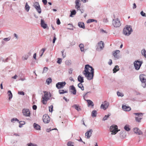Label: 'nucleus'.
Here are the masks:
<instances>
[{
  "label": "nucleus",
  "mask_w": 146,
  "mask_h": 146,
  "mask_svg": "<svg viewBox=\"0 0 146 146\" xmlns=\"http://www.w3.org/2000/svg\"><path fill=\"white\" fill-rule=\"evenodd\" d=\"M142 63V61L138 60L134 61L133 64L135 70H139L140 69Z\"/></svg>",
  "instance_id": "nucleus-7"
},
{
  "label": "nucleus",
  "mask_w": 146,
  "mask_h": 146,
  "mask_svg": "<svg viewBox=\"0 0 146 146\" xmlns=\"http://www.w3.org/2000/svg\"><path fill=\"white\" fill-rule=\"evenodd\" d=\"M133 131L135 133L139 135L142 134L143 133L137 127H135L134 128Z\"/></svg>",
  "instance_id": "nucleus-17"
},
{
  "label": "nucleus",
  "mask_w": 146,
  "mask_h": 146,
  "mask_svg": "<svg viewBox=\"0 0 146 146\" xmlns=\"http://www.w3.org/2000/svg\"><path fill=\"white\" fill-rule=\"evenodd\" d=\"M53 108V106H50L49 107V111L50 112H52V109Z\"/></svg>",
  "instance_id": "nucleus-50"
},
{
  "label": "nucleus",
  "mask_w": 146,
  "mask_h": 146,
  "mask_svg": "<svg viewBox=\"0 0 146 146\" xmlns=\"http://www.w3.org/2000/svg\"><path fill=\"white\" fill-rule=\"evenodd\" d=\"M72 68H70L69 69V73L70 74H72Z\"/></svg>",
  "instance_id": "nucleus-62"
},
{
  "label": "nucleus",
  "mask_w": 146,
  "mask_h": 146,
  "mask_svg": "<svg viewBox=\"0 0 146 146\" xmlns=\"http://www.w3.org/2000/svg\"><path fill=\"white\" fill-rule=\"evenodd\" d=\"M76 13V12L75 10H73L72 11H71L70 15V17H72V15H75Z\"/></svg>",
  "instance_id": "nucleus-36"
},
{
  "label": "nucleus",
  "mask_w": 146,
  "mask_h": 146,
  "mask_svg": "<svg viewBox=\"0 0 146 146\" xmlns=\"http://www.w3.org/2000/svg\"><path fill=\"white\" fill-rule=\"evenodd\" d=\"M95 22L96 23H97V21L96 20L93 19H88L87 21V23H90L92 22Z\"/></svg>",
  "instance_id": "nucleus-30"
},
{
  "label": "nucleus",
  "mask_w": 146,
  "mask_h": 146,
  "mask_svg": "<svg viewBox=\"0 0 146 146\" xmlns=\"http://www.w3.org/2000/svg\"><path fill=\"white\" fill-rule=\"evenodd\" d=\"M33 6L35 7L37 11L39 13H41V9L38 2H35L33 5Z\"/></svg>",
  "instance_id": "nucleus-11"
},
{
  "label": "nucleus",
  "mask_w": 146,
  "mask_h": 146,
  "mask_svg": "<svg viewBox=\"0 0 146 146\" xmlns=\"http://www.w3.org/2000/svg\"><path fill=\"white\" fill-rule=\"evenodd\" d=\"M122 109L123 110L126 111H129L131 110V108L130 107L127 106L125 105L122 106Z\"/></svg>",
  "instance_id": "nucleus-19"
},
{
  "label": "nucleus",
  "mask_w": 146,
  "mask_h": 146,
  "mask_svg": "<svg viewBox=\"0 0 146 146\" xmlns=\"http://www.w3.org/2000/svg\"><path fill=\"white\" fill-rule=\"evenodd\" d=\"M48 69V68L47 67H44L43 68L42 73H46Z\"/></svg>",
  "instance_id": "nucleus-43"
},
{
  "label": "nucleus",
  "mask_w": 146,
  "mask_h": 146,
  "mask_svg": "<svg viewBox=\"0 0 146 146\" xmlns=\"http://www.w3.org/2000/svg\"><path fill=\"white\" fill-rule=\"evenodd\" d=\"M19 127H22V125L25 124V122L24 121H19Z\"/></svg>",
  "instance_id": "nucleus-34"
},
{
  "label": "nucleus",
  "mask_w": 146,
  "mask_h": 146,
  "mask_svg": "<svg viewBox=\"0 0 146 146\" xmlns=\"http://www.w3.org/2000/svg\"><path fill=\"white\" fill-rule=\"evenodd\" d=\"M124 129L127 131H129L130 130V129L128 125H126L124 127Z\"/></svg>",
  "instance_id": "nucleus-41"
},
{
  "label": "nucleus",
  "mask_w": 146,
  "mask_h": 146,
  "mask_svg": "<svg viewBox=\"0 0 146 146\" xmlns=\"http://www.w3.org/2000/svg\"><path fill=\"white\" fill-rule=\"evenodd\" d=\"M30 7L28 5V4L27 3H26L25 4V9L28 12L29 11L30 9Z\"/></svg>",
  "instance_id": "nucleus-31"
},
{
  "label": "nucleus",
  "mask_w": 146,
  "mask_h": 146,
  "mask_svg": "<svg viewBox=\"0 0 146 146\" xmlns=\"http://www.w3.org/2000/svg\"><path fill=\"white\" fill-rule=\"evenodd\" d=\"M117 95L118 96L123 97V94L120 93L119 92H117Z\"/></svg>",
  "instance_id": "nucleus-46"
},
{
  "label": "nucleus",
  "mask_w": 146,
  "mask_h": 146,
  "mask_svg": "<svg viewBox=\"0 0 146 146\" xmlns=\"http://www.w3.org/2000/svg\"><path fill=\"white\" fill-rule=\"evenodd\" d=\"M42 120L43 122L46 123H48L50 121V117L47 115H45L43 116Z\"/></svg>",
  "instance_id": "nucleus-13"
},
{
  "label": "nucleus",
  "mask_w": 146,
  "mask_h": 146,
  "mask_svg": "<svg viewBox=\"0 0 146 146\" xmlns=\"http://www.w3.org/2000/svg\"><path fill=\"white\" fill-rule=\"evenodd\" d=\"M74 143L71 141H69L67 143V145L68 146H74Z\"/></svg>",
  "instance_id": "nucleus-40"
},
{
  "label": "nucleus",
  "mask_w": 146,
  "mask_h": 146,
  "mask_svg": "<svg viewBox=\"0 0 146 146\" xmlns=\"http://www.w3.org/2000/svg\"><path fill=\"white\" fill-rule=\"evenodd\" d=\"M28 146H38L36 145L33 144L32 143H29L28 144Z\"/></svg>",
  "instance_id": "nucleus-52"
},
{
  "label": "nucleus",
  "mask_w": 146,
  "mask_h": 146,
  "mask_svg": "<svg viewBox=\"0 0 146 146\" xmlns=\"http://www.w3.org/2000/svg\"><path fill=\"white\" fill-rule=\"evenodd\" d=\"M62 62V59L60 58H58V60L57 61V63L59 64H61Z\"/></svg>",
  "instance_id": "nucleus-53"
},
{
  "label": "nucleus",
  "mask_w": 146,
  "mask_h": 146,
  "mask_svg": "<svg viewBox=\"0 0 146 146\" xmlns=\"http://www.w3.org/2000/svg\"><path fill=\"white\" fill-rule=\"evenodd\" d=\"M59 93L60 94H63L65 93H67L68 92L67 91H64L63 90H59Z\"/></svg>",
  "instance_id": "nucleus-33"
},
{
  "label": "nucleus",
  "mask_w": 146,
  "mask_h": 146,
  "mask_svg": "<svg viewBox=\"0 0 146 146\" xmlns=\"http://www.w3.org/2000/svg\"><path fill=\"white\" fill-rule=\"evenodd\" d=\"M72 107L74 108L75 109L78 111H80L81 110V109L80 108L78 105L74 104L72 106Z\"/></svg>",
  "instance_id": "nucleus-25"
},
{
  "label": "nucleus",
  "mask_w": 146,
  "mask_h": 146,
  "mask_svg": "<svg viewBox=\"0 0 146 146\" xmlns=\"http://www.w3.org/2000/svg\"><path fill=\"white\" fill-rule=\"evenodd\" d=\"M94 70L92 67L89 65H85V70L83 71V73L88 80H90L93 79L94 75Z\"/></svg>",
  "instance_id": "nucleus-1"
},
{
  "label": "nucleus",
  "mask_w": 146,
  "mask_h": 146,
  "mask_svg": "<svg viewBox=\"0 0 146 146\" xmlns=\"http://www.w3.org/2000/svg\"><path fill=\"white\" fill-rule=\"evenodd\" d=\"M140 14L143 17H146V14L145 13H144L143 11H142L141 12Z\"/></svg>",
  "instance_id": "nucleus-48"
},
{
  "label": "nucleus",
  "mask_w": 146,
  "mask_h": 146,
  "mask_svg": "<svg viewBox=\"0 0 146 146\" xmlns=\"http://www.w3.org/2000/svg\"><path fill=\"white\" fill-rule=\"evenodd\" d=\"M56 35L55 34H54V38L53 40V43H54L55 42V41L56 39Z\"/></svg>",
  "instance_id": "nucleus-49"
},
{
  "label": "nucleus",
  "mask_w": 146,
  "mask_h": 146,
  "mask_svg": "<svg viewBox=\"0 0 146 146\" xmlns=\"http://www.w3.org/2000/svg\"><path fill=\"white\" fill-rule=\"evenodd\" d=\"M22 112L24 116L26 117L30 116V112L28 109H24L22 110Z\"/></svg>",
  "instance_id": "nucleus-12"
},
{
  "label": "nucleus",
  "mask_w": 146,
  "mask_h": 146,
  "mask_svg": "<svg viewBox=\"0 0 146 146\" xmlns=\"http://www.w3.org/2000/svg\"><path fill=\"white\" fill-rule=\"evenodd\" d=\"M17 77V76L16 74H15V76L12 77V78L14 79H16Z\"/></svg>",
  "instance_id": "nucleus-64"
},
{
  "label": "nucleus",
  "mask_w": 146,
  "mask_h": 146,
  "mask_svg": "<svg viewBox=\"0 0 146 146\" xmlns=\"http://www.w3.org/2000/svg\"><path fill=\"white\" fill-rule=\"evenodd\" d=\"M141 53L142 55L146 58V50L145 49H143L141 50Z\"/></svg>",
  "instance_id": "nucleus-39"
},
{
  "label": "nucleus",
  "mask_w": 146,
  "mask_h": 146,
  "mask_svg": "<svg viewBox=\"0 0 146 146\" xmlns=\"http://www.w3.org/2000/svg\"><path fill=\"white\" fill-rule=\"evenodd\" d=\"M112 60L111 59H110L109 60V62H108V63L110 65H111L112 64Z\"/></svg>",
  "instance_id": "nucleus-58"
},
{
  "label": "nucleus",
  "mask_w": 146,
  "mask_h": 146,
  "mask_svg": "<svg viewBox=\"0 0 146 146\" xmlns=\"http://www.w3.org/2000/svg\"><path fill=\"white\" fill-rule=\"evenodd\" d=\"M56 23L57 24H58V25H59L60 24V20L59 19H57V20L56 21Z\"/></svg>",
  "instance_id": "nucleus-56"
},
{
  "label": "nucleus",
  "mask_w": 146,
  "mask_h": 146,
  "mask_svg": "<svg viewBox=\"0 0 146 146\" xmlns=\"http://www.w3.org/2000/svg\"><path fill=\"white\" fill-rule=\"evenodd\" d=\"M110 129L112 132V134L115 135L118 132L117 126V125L111 126L110 127Z\"/></svg>",
  "instance_id": "nucleus-9"
},
{
  "label": "nucleus",
  "mask_w": 146,
  "mask_h": 146,
  "mask_svg": "<svg viewBox=\"0 0 146 146\" xmlns=\"http://www.w3.org/2000/svg\"><path fill=\"white\" fill-rule=\"evenodd\" d=\"M33 126L34 128L35 129L38 130H40V127L38 124L35 123H34L33 124Z\"/></svg>",
  "instance_id": "nucleus-20"
},
{
  "label": "nucleus",
  "mask_w": 146,
  "mask_h": 146,
  "mask_svg": "<svg viewBox=\"0 0 146 146\" xmlns=\"http://www.w3.org/2000/svg\"><path fill=\"white\" fill-rule=\"evenodd\" d=\"M63 99H64L67 102H68L69 101V100L68 99H67V98H66L65 97H63Z\"/></svg>",
  "instance_id": "nucleus-63"
},
{
  "label": "nucleus",
  "mask_w": 146,
  "mask_h": 146,
  "mask_svg": "<svg viewBox=\"0 0 146 146\" xmlns=\"http://www.w3.org/2000/svg\"><path fill=\"white\" fill-rule=\"evenodd\" d=\"M44 96L42 97V103L44 104H46L47 102L49 99V98L51 97V94L50 93L46 91H44Z\"/></svg>",
  "instance_id": "nucleus-3"
},
{
  "label": "nucleus",
  "mask_w": 146,
  "mask_h": 146,
  "mask_svg": "<svg viewBox=\"0 0 146 146\" xmlns=\"http://www.w3.org/2000/svg\"><path fill=\"white\" fill-rule=\"evenodd\" d=\"M97 114V111L95 110H93L92 112L91 115L93 117H96Z\"/></svg>",
  "instance_id": "nucleus-29"
},
{
  "label": "nucleus",
  "mask_w": 146,
  "mask_h": 146,
  "mask_svg": "<svg viewBox=\"0 0 146 146\" xmlns=\"http://www.w3.org/2000/svg\"><path fill=\"white\" fill-rule=\"evenodd\" d=\"M119 66L118 65L115 66L113 69V73H116L117 71L119 70Z\"/></svg>",
  "instance_id": "nucleus-27"
},
{
  "label": "nucleus",
  "mask_w": 146,
  "mask_h": 146,
  "mask_svg": "<svg viewBox=\"0 0 146 146\" xmlns=\"http://www.w3.org/2000/svg\"><path fill=\"white\" fill-rule=\"evenodd\" d=\"M78 81L80 82V83H82L84 82V78L80 75H79L78 77Z\"/></svg>",
  "instance_id": "nucleus-23"
},
{
  "label": "nucleus",
  "mask_w": 146,
  "mask_h": 146,
  "mask_svg": "<svg viewBox=\"0 0 146 146\" xmlns=\"http://www.w3.org/2000/svg\"><path fill=\"white\" fill-rule=\"evenodd\" d=\"M54 129H56V128H54V129H46V131L47 132H50V131L52 130H54Z\"/></svg>",
  "instance_id": "nucleus-54"
},
{
  "label": "nucleus",
  "mask_w": 146,
  "mask_h": 146,
  "mask_svg": "<svg viewBox=\"0 0 146 146\" xmlns=\"http://www.w3.org/2000/svg\"><path fill=\"white\" fill-rule=\"evenodd\" d=\"M80 0H76L75 1V8L77 9V10H79L80 5L79 4Z\"/></svg>",
  "instance_id": "nucleus-21"
},
{
  "label": "nucleus",
  "mask_w": 146,
  "mask_h": 146,
  "mask_svg": "<svg viewBox=\"0 0 146 146\" xmlns=\"http://www.w3.org/2000/svg\"><path fill=\"white\" fill-rule=\"evenodd\" d=\"M65 63L66 65H70L71 64L70 61L69 60H66Z\"/></svg>",
  "instance_id": "nucleus-44"
},
{
  "label": "nucleus",
  "mask_w": 146,
  "mask_h": 146,
  "mask_svg": "<svg viewBox=\"0 0 146 146\" xmlns=\"http://www.w3.org/2000/svg\"><path fill=\"white\" fill-rule=\"evenodd\" d=\"M86 100L87 101V102H88V105L89 106H94V103H93V102L92 101H91L90 100Z\"/></svg>",
  "instance_id": "nucleus-26"
},
{
  "label": "nucleus",
  "mask_w": 146,
  "mask_h": 146,
  "mask_svg": "<svg viewBox=\"0 0 146 146\" xmlns=\"http://www.w3.org/2000/svg\"><path fill=\"white\" fill-rule=\"evenodd\" d=\"M11 38V37H9L8 38H4L3 39V40H4L5 41H9Z\"/></svg>",
  "instance_id": "nucleus-45"
},
{
  "label": "nucleus",
  "mask_w": 146,
  "mask_h": 146,
  "mask_svg": "<svg viewBox=\"0 0 146 146\" xmlns=\"http://www.w3.org/2000/svg\"><path fill=\"white\" fill-rule=\"evenodd\" d=\"M82 83H79L78 84V86L82 90H84V87Z\"/></svg>",
  "instance_id": "nucleus-32"
},
{
  "label": "nucleus",
  "mask_w": 146,
  "mask_h": 146,
  "mask_svg": "<svg viewBox=\"0 0 146 146\" xmlns=\"http://www.w3.org/2000/svg\"><path fill=\"white\" fill-rule=\"evenodd\" d=\"M103 103V104H102L101 105L100 108L104 110H105L108 108L109 104L108 102L106 101H105Z\"/></svg>",
  "instance_id": "nucleus-14"
},
{
  "label": "nucleus",
  "mask_w": 146,
  "mask_h": 146,
  "mask_svg": "<svg viewBox=\"0 0 146 146\" xmlns=\"http://www.w3.org/2000/svg\"><path fill=\"white\" fill-rule=\"evenodd\" d=\"M104 44L102 41L99 42L98 45L96 46V50L98 51H100L103 49L104 47Z\"/></svg>",
  "instance_id": "nucleus-6"
},
{
  "label": "nucleus",
  "mask_w": 146,
  "mask_h": 146,
  "mask_svg": "<svg viewBox=\"0 0 146 146\" xmlns=\"http://www.w3.org/2000/svg\"><path fill=\"white\" fill-rule=\"evenodd\" d=\"M110 115L111 114L110 113H109L107 115H105L103 118V120L105 121L106 120Z\"/></svg>",
  "instance_id": "nucleus-35"
},
{
  "label": "nucleus",
  "mask_w": 146,
  "mask_h": 146,
  "mask_svg": "<svg viewBox=\"0 0 146 146\" xmlns=\"http://www.w3.org/2000/svg\"><path fill=\"white\" fill-rule=\"evenodd\" d=\"M42 2L44 5H46L47 3V0H42Z\"/></svg>",
  "instance_id": "nucleus-55"
},
{
  "label": "nucleus",
  "mask_w": 146,
  "mask_h": 146,
  "mask_svg": "<svg viewBox=\"0 0 146 146\" xmlns=\"http://www.w3.org/2000/svg\"><path fill=\"white\" fill-rule=\"evenodd\" d=\"M7 94L9 97V100H10L13 97V95L11 91L10 90L8 91Z\"/></svg>",
  "instance_id": "nucleus-28"
},
{
  "label": "nucleus",
  "mask_w": 146,
  "mask_h": 146,
  "mask_svg": "<svg viewBox=\"0 0 146 146\" xmlns=\"http://www.w3.org/2000/svg\"><path fill=\"white\" fill-rule=\"evenodd\" d=\"M18 94H19L22 95L23 96H24L25 94V93L23 91H19Z\"/></svg>",
  "instance_id": "nucleus-51"
},
{
  "label": "nucleus",
  "mask_w": 146,
  "mask_h": 146,
  "mask_svg": "<svg viewBox=\"0 0 146 146\" xmlns=\"http://www.w3.org/2000/svg\"><path fill=\"white\" fill-rule=\"evenodd\" d=\"M33 58L35 60H36V53L33 54Z\"/></svg>",
  "instance_id": "nucleus-61"
},
{
  "label": "nucleus",
  "mask_w": 146,
  "mask_h": 146,
  "mask_svg": "<svg viewBox=\"0 0 146 146\" xmlns=\"http://www.w3.org/2000/svg\"><path fill=\"white\" fill-rule=\"evenodd\" d=\"M120 52V51L119 50H116V51H114V52L113 53V55L114 56V57L116 58L117 59H118L119 58V56L117 55V54L119 53Z\"/></svg>",
  "instance_id": "nucleus-22"
},
{
  "label": "nucleus",
  "mask_w": 146,
  "mask_h": 146,
  "mask_svg": "<svg viewBox=\"0 0 146 146\" xmlns=\"http://www.w3.org/2000/svg\"><path fill=\"white\" fill-rule=\"evenodd\" d=\"M139 79L142 82V86L145 88L146 87V76L144 74H140Z\"/></svg>",
  "instance_id": "nucleus-4"
},
{
  "label": "nucleus",
  "mask_w": 146,
  "mask_h": 146,
  "mask_svg": "<svg viewBox=\"0 0 146 146\" xmlns=\"http://www.w3.org/2000/svg\"><path fill=\"white\" fill-rule=\"evenodd\" d=\"M112 24L114 27H119L121 26V23L119 19L117 18L113 20Z\"/></svg>",
  "instance_id": "nucleus-5"
},
{
  "label": "nucleus",
  "mask_w": 146,
  "mask_h": 146,
  "mask_svg": "<svg viewBox=\"0 0 146 146\" xmlns=\"http://www.w3.org/2000/svg\"><path fill=\"white\" fill-rule=\"evenodd\" d=\"M133 5V9H135L137 7L136 4L135 3H134Z\"/></svg>",
  "instance_id": "nucleus-60"
},
{
  "label": "nucleus",
  "mask_w": 146,
  "mask_h": 146,
  "mask_svg": "<svg viewBox=\"0 0 146 146\" xmlns=\"http://www.w3.org/2000/svg\"><path fill=\"white\" fill-rule=\"evenodd\" d=\"M93 132V130L90 129L89 130L87 131L85 133V136L87 137L88 139H89L91 136Z\"/></svg>",
  "instance_id": "nucleus-16"
},
{
  "label": "nucleus",
  "mask_w": 146,
  "mask_h": 146,
  "mask_svg": "<svg viewBox=\"0 0 146 146\" xmlns=\"http://www.w3.org/2000/svg\"><path fill=\"white\" fill-rule=\"evenodd\" d=\"M37 108V106L36 105H33V108L34 110H36Z\"/></svg>",
  "instance_id": "nucleus-57"
},
{
  "label": "nucleus",
  "mask_w": 146,
  "mask_h": 146,
  "mask_svg": "<svg viewBox=\"0 0 146 146\" xmlns=\"http://www.w3.org/2000/svg\"><path fill=\"white\" fill-rule=\"evenodd\" d=\"M46 82L47 83V84L48 85H49L50 83L52 82V80L51 78H49L46 79Z\"/></svg>",
  "instance_id": "nucleus-37"
},
{
  "label": "nucleus",
  "mask_w": 146,
  "mask_h": 146,
  "mask_svg": "<svg viewBox=\"0 0 146 146\" xmlns=\"http://www.w3.org/2000/svg\"><path fill=\"white\" fill-rule=\"evenodd\" d=\"M78 26L79 27L83 29H85V28L84 24L83 22H79L78 23Z\"/></svg>",
  "instance_id": "nucleus-24"
},
{
  "label": "nucleus",
  "mask_w": 146,
  "mask_h": 146,
  "mask_svg": "<svg viewBox=\"0 0 146 146\" xmlns=\"http://www.w3.org/2000/svg\"><path fill=\"white\" fill-rule=\"evenodd\" d=\"M133 114L137 116L135 117V120L138 122H140L142 119L143 113H134Z\"/></svg>",
  "instance_id": "nucleus-8"
},
{
  "label": "nucleus",
  "mask_w": 146,
  "mask_h": 146,
  "mask_svg": "<svg viewBox=\"0 0 146 146\" xmlns=\"http://www.w3.org/2000/svg\"><path fill=\"white\" fill-rule=\"evenodd\" d=\"M40 24L41 26L44 29H45L46 28L47 25L44 23V20L42 19H41V20Z\"/></svg>",
  "instance_id": "nucleus-18"
},
{
  "label": "nucleus",
  "mask_w": 146,
  "mask_h": 146,
  "mask_svg": "<svg viewBox=\"0 0 146 146\" xmlns=\"http://www.w3.org/2000/svg\"><path fill=\"white\" fill-rule=\"evenodd\" d=\"M45 49L42 48L41 49V51H40V53L41 52H42V54L40 55V57L42 56V55H43L44 51H45Z\"/></svg>",
  "instance_id": "nucleus-47"
},
{
  "label": "nucleus",
  "mask_w": 146,
  "mask_h": 146,
  "mask_svg": "<svg viewBox=\"0 0 146 146\" xmlns=\"http://www.w3.org/2000/svg\"><path fill=\"white\" fill-rule=\"evenodd\" d=\"M66 84L65 82H58L56 84V87L58 89L62 88L65 86Z\"/></svg>",
  "instance_id": "nucleus-10"
},
{
  "label": "nucleus",
  "mask_w": 146,
  "mask_h": 146,
  "mask_svg": "<svg viewBox=\"0 0 146 146\" xmlns=\"http://www.w3.org/2000/svg\"><path fill=\"white\" fill-rule=\"evenodd\" d=\"M133 31L132 27L130 25H126L123 30V34L127 36H129Z\"/></svg>",
  "instance_id": "nucleus-2"
},
{
  "label": "nucleus",
  "mask_w": 146,
  "mask_h": 146,
  "mask_svg": "<svg viewBox=\"0 0 146 146\" xmlns=\"http://www.w3.org/2000/svg\"><path fill=\"white\" fill-rule=\"evenodd\" d=\"M29 57L28 55L26 54L22 57L23 60H27Z\"/></svg>",
  "instance_id": "nucleus-42"
},
{
  "label": "nucleus",
  "mask_w": 146,
  "mask_h": 146,
  "mask_svg": "<svg viewBox=\"0 0 146 146\" xmlns=\"http://www.w3.org/2000/svg\"><path fill=\"white\" fill-rule=\"evenodd\" d=\"M70 92L74 95H76V90L73 85L70 86Z\"/></svg>",
  "instance_id": "nucleus-15"
},
{
  "label": "nucleus",
  "mask_w": 146,
  "mask_h": 146,
  "mask_svg": "<svg viewBox=\"0 0 146 146\" xmlns=\"http://www.w3.org/2000/svg\"><path fill=\"white\" fill-rule=\"evenodd\" d=\"M79 46L80 49V50L82 52L84 51V45L82 44H80Z\"/></svg>",
  "instance_id": "nucleus-38"
},
{
  "label": "nucleus",
  "mask_w": 146,
  "mask_h": 146,
  "mask_svg": "<svg viewBox=\"0 0 146 146\" xmlns=\"http://www.w3.org/2000/svg\"><path fill=\"white\" fill-rule=\"evenodd\" d=\"M61 52V53H62V56H63V58H65V56H66L64 55V50H62V51Z\"/></svg>",
  "instance_id": "nucleus-59"
}]
</instances>
